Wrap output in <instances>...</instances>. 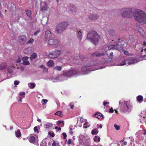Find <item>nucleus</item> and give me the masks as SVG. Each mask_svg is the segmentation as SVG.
<instances>
[{
	"label": "nucleus",
	"mask_w": 146,
	"mask_h": 146,
	"mask_svg": "<svg viewBox=\"0 0 146 146\" xmlns=\"http://www.w3.org/2000/svg\"><path fill=\"white\" fill-rule=\"evenodd\" d=\"M100 60L98 61H92L90 62L89 64H85L81 68V73L78 70H73L67 71L64 73V76L67 77H70L75 76L76 75H80L82 74H86L89 73L90 71L93 70L91 67V66L94 65H98L100 64Z\"/></svg>",
	"instance_id": "obj_1"
},
{
	"label": "nucleus",
	"mask_w": 146,
	"mask_h": 146,
	"mask_svg": "<svg viewBox=\"0 0 146 146\" xmlns=\"http://www.w3.org/2000/svg\"><path fill=\"white\" fill-rule=\"evenodd\" d=\"M134 18L135 21L139 23H146V14L143 11L139 9L135 10Z\"/></svg>",
	"instance_id": "obj_2"
},
{
	"label": "nucleus",
	"mask_w": 146,
	"mask_h": 146,
	"mask_svg": "<svg viewBox=\"0 0 146 146\" xmlns=\"http://www.w3.org/2000/svg\"><path fill=\"white\" fill-rule=\"evenodd\" d=\"M100 36L97 33L94 31L89 32L87 34V39L90 41L92 43L96 45L99 41Z\"/></svg>",
	"instance_id": "obj_3"
},
{
	"label": "nucleus",
	"mask_w": 146,
	"mask_h": 146,
	"mask_svg": "<svg viewBox=\"0 0 146 146\" xmlns=\"http://www.w3.org/2000/svg\"><path fill=\"white\" fill-rule=\"evenodd\" d=\"M136 9L131 8H123L119 10L120 11H123L122 16L123 17H132L135 15Z\"/></svg>",
	"instance_id": "obj_4"
},
{
	"label": "nucleus",
	"mask_w": 146,
	"mask_h": 146,
	"mask_svg": "<svg viewBox=\"0 0 146 146\" xmlns=\"http://www.w3.org/2000/svg\"><path fill=\"white\" fill-rule=\"evenodd\" d=\"M68 26V22L64 21L59 23L56 27L55 31L56 33L60 34L62 33Z\"/></svg>",
	"instance_id": "obj_5"
},
{
	"label": "nucleus",
	"mask_w": 146,
	"mask_h": 146,
	"mask_svg": "<svg viewBox=\"0 0 146 146\" xmlns=\"http://www.w3.org/2000/svg\"><path fill=\"white\" fill-rule=\"evenodd\" d=\"M48 41V44L50 45L53 46L55 47H58L60 45L59 41L57 39H49Z\"/></svg>",
	"instance_id": "obj_6"
},
{
	"label": "nucleus",
	"mask_w": 146,
	"mask_h": 146,
	"mask_svg": "<svg viewBox=\"0 0 146 146\" xmlns=\"http://www.w3.org/2000/svg\"><path fill=\"white\" fill-rule=\"evenodd\" d=\"M61 54V51L60 50H57L52 51L49 53V57L51 58H57Z\"/></svg>",
	"instance_id": "obj_7"
},
{
	"label": "nucleus",
	"mask_w": 146,
	"mask_h": 146,
	"mask_svg": "<svg viewBox=\"0 0 146 146\" xmlns=\"http://www.w3.org/2000/svg\"><path fill=\"white\" fill-rule=\"evenodd\" d=\"M27 37L25 35H21L18 37V40L20 45H24L25 43Z\"/></svg>",
	"instance_id": "obj_8"
},
{
	"label": "nucleus",
	"mask_w": 146,
	"mask_h": 146,
	"mask_svg": "<svg viewBox=\"0 0 146 146\" xmlns=\"http://www.w3.org/2000/svg\"><path fill=\"white\" fill-rule=\"evenodd\" d=\"M69 12L72 14H75L76 12V7L73 4L71 5L70 7Z\"/></svg>",
	"instance_id": "obj_9"
},
{
	"label": "nucleus",
	"mask_w": 146,
	"mask_h": 146,
	"mask_svg": "<svg viewBox=\"0 0 146 146\" xmlns=\"http://www.w3.org/2000/svg\"><path fill=\"white\" fill-rule=\"evenodd\" d=\"M41 6V10L43 11L47 10L48 8L47 4L45 2H43L42 3Z\"/></svg>",
	"instance_id": "obj_10"
},
{
	"label": "nucleus",
	"mask_w": 146,
	"mask_h": 146,
	"mask_svg": "<svg viewBox=\"0 0 146 146\" xmlns=\"http://www.w3.org/2000/svg\"><path fill=\"white\" fill-rule=\"evenodd\" d=\"M52 35L51 32L48 30H47L45 32L44 37L46 38L50 39Z\"/></svg>",
	"instance_id": "obj_11"
},
{
	"label": "nucleus",
	"mask_w": 146,
	"mask_h": 146,
	"mask_svg": "<svg viewBox=\"0 0 146 146\" xmlns=\"http://www.w3.org/2000/svg\"><path fill=\"white\" fill-rule=\"evenodd\" d=\"M99 17V15L97 14H94L90 15L89 17V18L90 20H94L97 19Z\"/></svg>",
	"instance_id": "obj_12"
},
{
	"label": "nucleus",
	"mask_w": 146,
	"mask_h": 146,
	"mask_svg": "<svg viewBox=\"0 0 146 146\" xmlns=\"http://www.w3.org/2000/svg\"><path fill=\"white\" fill-rule=\"evenodd\" d=\"M77 33L76 34L78 37L80 39H81L82 38V32L79 29H77Z\"/></svg>",
	"instance_id": "obj_13"
},
{
	"label": "nucleus",
	"mask_w": 146,
	"mask_h": 146,
	"mask_svg": "<svg viewBox=\"0 0 146 146\" xmlns=\"http://www.w3.org/2000/svg\"><path fill=\"white\" fill-rule=\"evenodd\" d=\"M138 31L140 35L143 37L144 36L145 33L142 28L140 27H139L138 29Z\"/></svg>",
	"instance_id": "obj_14"
},
{
	"label": "nucleus",
	"mask_w": 146,
	"mask_h": 146,
	"mask_svg": "<svg viewBox=\"0 0 146 146\" xmlns=\"http://www.w3.org/2000/svg\"><path fill=\"white\" fill-rule=\"evenodd\" d=\"M37 54L36 53L34 52L31 55L30 58L31 60H32L33 59H35L37 57Z\"/></svg>",
	"instance_id": "obj_15"
},
{
	"label": "nucleus",
	"mask_w": 146,
	"mask_h": 146,
	"mask_svg": "<svg viewBox=\"0 0 146 146\" xmlns=\"http://www.w3.org/2000/svg\"><path fill=\"white\" fill-rule=\"evenodd\" d=\"M129 60L128 59H126L122 60V61L120 63L121 65H124L126 64V63H129Z\"/></svg>",
	"instance_id": "obj_16"
},
{
	"label": "nucleus",
	"mask_w": 146,
	"mask_h": 146,
	"mask_svg": "<svg viewBox=\"0 0 146 146\" xmlns=\"http://www.w3.org/2000/svg\"><path fill=\"white\" fill-rule=\"evenodd\" d=\"M91 56L93 57H100V53L99 52H97L92 54H91Z\"/></svg>",
	"instance_id": "obj_17"
},
{
	"label": "nucleus",
	"mask_w": 146,
	"mask_h": 146,
	"mask_svg": "<svg viewBox=\"0 0 146 146\" xmlns=\"http://www.w3.org/2000/svg\"><path fill=\"white\" fill-rule=\"evenodd\" d=\"M44 126L46 128H48L52 126V124L49 123L45 122L44 124Z\"/></svg>",
	"instance_id": "obj_18"
},
{
	"label": "nucleus",
	"mask_w": 146,
	"mask_h": 146,
	"mask_svg": "<svg viewBox=\"0 0 146 146\" xmlns=\"http://www.w3.org/2000/svg\"><path fill=\"white\" fill-rule=\"evenodd\" d=\"M7 66L6 63L1 64L0 65V70H2L4 69Z\"/></svg>",
	"instance_id": "obj_19"
},
{
	"label": "nucleus",
	"mask_w": 146,
	"mask_h": 146,
	"mask_svg": "<svg viewBox=\"0 0 146 146\" xmlns=\"http://www.w3.org/2000/svg\"><path fill=\"white\" fill-rule=\"evenodd\" d=\"M143 99V97L141 95H139L137 97V100L139 102H141Z\"/></svg>",
	"instance_id": "obj_20"
},
{
	"label": "nucleus",
	"mask_w": 146,
	"mask_h": 146,
	"mask_svg": "<svg viewBox=\"0 0 146 146\" xmlns=\"http://www.w3.org/2000/svg\"><path fill=\"white\" fill-rule=\"evenodd\" d=\"M16 136L17 137H20L21 135V134L19 130H17V131L15 132Z\"/></svg>",
	"instance_id": "obj_21"
},
{
	"label": "nucleus",
	"mask_w": 146,
	"mask_h": 146,
	"mask_svg": "<svg viewBox=\"0 0 146 146\" xmlns=\"http://www.w3.org/2000/svg\"><path fill=\"white\" fill-rule=\"evenodd\" d=\"M29 141L30 142L33 143L35 142V138L34 136H31L30 138L29 139Z\"/></svg>",
	"instance_id": "obj_22"
},
{
	"label": "nucleus",
	"mask_w": 146,
	"mask_h": 146,
	"mask_svg": "<svg viewBox=\"0 0 146 146\" xmlns=\"http://www.w3.org/2000/svg\"><path fill=\"white\" fill-rule=\"evenodd\" d=\"M94 140L95 142H98L100 140V137H98L97 136H96L94 137Z\"/></svg>",
	"instance_id": "obj_23"
},
{
	"label": "nucleus",
	"mask_w": 146,
	"mask_h": 146,
	"mask_svg": "<svg viewBox=\"0 0 146 146\" xmlns=\"http://www.w3.org/2000/svg\"><path fill=\"white\" fill-rule=\"evenodd\" d=\"M108 32L109 35L111 36H113L115 33V31L113 30H110Z\"/></svg>",
	"instance_id": "obj_24"
},
{
	"label": "nucleus",
	"mask_w": 146,
	"mask_h": 146,
	"mask_svg": "<svg viewBox=\"0 0 146 146\" xmlns=\"http://www.w3.org/2000/svg\"><path fill=\"white\" fill-rule=\"evenodd\" d=\"M54 65V62L52 60H50L48 62V65L49 67H51Z\"/></svg>",
	"instance_id": "obj_25"
},
{
	"label": "nucleus",
	"mask_w": 146,
	"mask_h": 146,
	"mask_svg": "<svg viewBox=\"0 0 146 146\" xmlns=\"http://www.w3.org/2000/svg\"><path fill=\"white\" fill-rule=\"evenodd\" d=\"M55 115H58L60 117H62L63 114L62 112L60 111H57L55 113Z\"/></svg>",
	"instance_id": "obj_26"
},
{
	"label": "nucleus",
	"mask_w": 146,
	"mask_h": 146,
	"mask_svg": "<svg viewBox=\"0 0 146 146\" xmlns=\"http://www.w3.org/2000/svg\"><path fill=\"white\" fill-rule=\"evenodd\" d=\"M58 123H57V124L58 125H59L60 124H61L62 125L61 126V127H63L64 126V122L63 121H57Z\"/></svg>",
	"instance_id": "obj_27"
},
{
	"label": "nucleus",
	"mask_w": 146,
	"mask_h": 146,
	"mask_svg": "<svg viewBox=\"0 0 146 146\" xmlns=\"http://www.w3.org/2000/svg\"><path fill=\"white\" fill-rule=\"evenodd\" d=\"M62 69V67L61 66H55L54 68V70H56L58 71H60Z\"/></svg>",
	"instance_id": "obj_28"
},
{
	"label": "nucleus",
	"mask_w": 146,
	"mask_h": 146,
	"mask_svg": "<svg viewBox=\"0 0 146 146\" xmlns=\"http://www.w3.org/2000/svg\"><path fill=\"white\" fill-rule=\"evenodd\" d=\"M114 49L118 50L119 48V45L118 43H116L115 44L113 45Z\"/></svg>",
	"instance_id": "obj_29"
},
{
	"label": "nucleus",
	"mask_w": 146,
	"mask_h": 146,
	"mask_svg": "<svg viewBox=\"0 0 146 146\" xmlns=\"http://www.w3.org/2000/svg\"><path fill=\"white\" fill-rule=\"evenodd\" d=\"M22 64L23 65H29L30 64V62L28 61H23Z\"/></svg>",
	"instance_id": "obj_30"
},
{
	"label": "nucleus",
	"mask_w": 146,
	"mask_h": 146,
	"mask_svg": "<svg viewBox=\"0 0 146 146\" xmlns=\"http://www.w3.org/2000/svg\"><path fill=\"white\" fill-rule=\"evenodd\" d=\"M98 133V131H97L96 129H95L94 130H92L91 133L93 135H95Z\"/></svg>",
	"instance_id": "obj_31"
},
{
	"label": "nucleus",
	"mask_w": 146,
	"mask_h": 146,
	"mask_svg": "<svg viewBox=\"0 0 146 146\" xmlns=\"http://www.w3.org/2000/svg\"><path fill=\"white\" fill-rule=\"evenodd\" d=\"M34 42V40L32 38H31L30 40L27 42V44H29L30 43H32Z\"/></svg>",
	"instance_id": "obj_32"
},
{
	"label": "nucleus",
	"mask_w": 146,
	"mask_h": 146,
	"mask_svg": "<svg viewBox=\"0 0 146 146\" xmlns=\"http://www.w3.org/2000/svg\"><path fill=\"white\" fill-rule=\"evenodd\" d=\"M93 116L94 117H95L96 118H98L99 119H100V115H98V113H97L93 115Z\"/></svg>",
	"instance_id": "obj_33"
},
{
	"label": "nucleus",
	"mask_w": 146,
	"mask_h": 146,
	"mask_svg": "<svg viewBox=\"0 0 146 146\" xmlns=\"http://www.w3.org/2000/svg\"><path fill=\"white\" fill-rule=\"evenodd\" d=\"M39 127V126H36L34 128V130L35 132H36L37 133H38V127Z\"/></svg>",
	"instance_id": "obj_34"
},
{
	"label": "nucleus",
	"mask_w": 146,
	"mask_h": 146,
	"mask_svg": "<svg viewBox=\"0 0 146 146\" xmlns=\"http://www.w3.org/2000/svg\"><path fill=\"white\" fill-rule=\"evenodd\" d=\"M27 15L29 16L30 17L31 14V11L30 10H27L26 11Z\"/></svg>",
	"instance_id": "obj_35"
},
{
	"label": "nucleus",
	"mask_w": 146,
	"mask_h": 146,
	"mask_svg": "<svg viewBox=\"0 0 146 146\" xmlns=\"http://www.w3.org/2000/svg\"><path fill=\"white\" fill-rule=\"evenodd\" d=\"M29 58V57L28 56H24L22 57V59L24 61L27 60Z\"/></svg>",
	"instance_id": "obj_36"
},
{
	"label": "nucleus",
	"mask_w": 146,
	"mask_h": 146,
	"mask_svg": "<svg viewBox=\"0 0 146 146\" xmlns=\"http://www.w3.org/2000/svg\"><path fill=\"white\" fill-rule=\"evenodd\" d=\"M35 86V84L34 83H31L30 86V88H33Z\"/></svg>",
	"instance_id": "obj_37"
},
{
	"label": "nucleus",
	"mask_w": 146,
	"mask_h": 146,
	"mask_svg": "<svg viewBox=\"0 0 146 146\" xmlns=\"http://www.w3.org/2000/svg\"><path fill=\"white\" fill-rule=\"evenodd\" d=\"M114 126L115 128V129L117 130H119L120 129V127L119 126H118L117 125L115 124H114Z\"/></svg>",
	"instance_id": "obj_38"
},
{
	"label": "nucleus",
	"mask_w": 146,
	"mask_h": 146,
	"mask_svg": "<svg viewBox=\"0 0 146 146\" xmlns=\"http://www.w3.org/2000/svg\"><path fill=\"white\" fill-rule=\"evenodd\" d=\"M113 47V45L109 46L108 47V49L110 50L114 49Z\"/></svg>",
	"instance_id": "obj_39"
},
{
	"label": "nucleus",
	"mask_w": 146,
	"mask_h": 146,
	"mask_svg": "<svg viewBox=\"0 0 146 146\" xmlns=\"http://www.w3.org/2000/svg\"><path fill=\"white\" fill-rule=\"evenodd\" d=\"M48 71V69L44 67V69L43 70V72L44 73H45L47 72Z\"/></svg>",
	"instance_id": "obj_40"
},
{
	"label": "nucleus",
	"mask_w": 146,
	"mask_h": 146,
	"mask_svg": "<svg viewBox=\"0 0 146 146\" xmlns=\"http://www.w3.org/2000/svg\"><path fill=\"white\" fill-rule=\"evenodd\" d=\"M59 144L58 143H56L55 141H54L52 143V146H58Z\"/></svg>",
	"instance_id": "obj_41"
},
{
	"label": "nucleus",
	"mask_w": 146,
	"mask_h": 146,
	"mask_svg": "<svg viewBox=\"0 0 146 146\" xmlns=\"http://www.w3.org/2000/svg\"><path fill=\"white\" fill-rule=\"evenodd\" d=\"M20 83V81L17 80H15L14 82V84L15 85H18Z\"/></svg>",
	"instance_id": "obj_42"
},
{
	"label": "nucleus",
	"mask_w": 146,
	"mask_h": 146,
	"mask_svg": "<svg viewBox=\"0 0 146 146\" xmlns=\"http://www.w3.org/2000/svg\"><path fill=\"white\" fill-rule=\"evenodd\" d=\"M48 135L52 137H53L54 136V133H51L50 132H48Z\"/></svg>",
	"instance_id": "obj_43"
},
{
	"label": "nucleus",
	"mask_w": 146,
	"mask_h": 146,
	"mask_svg": "<svg viewBox=\"0 0 146 146\" xmlns=\"http://www.w3.org/2000/svg\"><path fill=\"white\" fill-rule=\"evenodd\" d=\"M40 30L38 29L36 32H35L34 33V35H36L37 34H38L40 33Z\"/></svg>",
	"instance_id": "obj_44"
},
{
	"label": "nucleus",
	"mask_w": 146,
	"mask_h": 146,
	"mask_svg": "<svg viewBox=\"0 0 146 146\" xmlns=\"http://www.w3.org/2000/svg\"><path fill=\"white\" fill-rule=\"evenodd\" d=\"M114 111V110H113V108H110L109 112V113H113Z\"/></svg>",
	"instance_id": "obj_45"
},
{
	"label": "nucleus",
	"mask_w": 146,
	"mask_h": 146,
	"mask_svg": "<svg viewBox=\"0 0 146 146\" xmlns=\"http://www.w3.org/2000/svg\"><path fill=\"white\" fill-rule=\"evenodd\" d=\"M74 59H75V60H79L81 58L79 56H75L74 57Z\"/></svg>",
	"instance_id": "obj_46"
},
{
	"label": "nucleus",
	"mask_w": 146,
	"mask_h": 146,
	"mask_svg": "<svg viewBox=\"0 0 146 146\" xmlns=\"http://www.w3.org/2000/svg\"><path fill=\"white\" fill-rule=\"evenodd\" d=\"M62 134L63 136L64 139H65L67 137L66 133L65 132H64L62 133Z\"/></svg>",
	"instance_id": "obj_47"
},
{
	"label": "nucleus",
	"mask_w": 146,
	"mask_h": 146,
	"mask_svg": "<svg viewBox=\"0 0 146 146\" xmlns=\"http://www.w3.org/2000/svg\"><path fill=\"white\" fill-rule=\"evenodd\" d=\"M124 53L125 55L127 56L129 55V52L126 50H125Z\"/></svg>",
	"instance_id": "obj_48"
},
{
	"label": "nucleus",
	"mask_w": 146,
	"mask_h": 146,
	"mask_svg": "<svg viewBox=\"0 0 146 146\" xmlns=\"http://www.w3.org/2000/svg\"><path fill=\"white\" fill-rule=\"evenodd\" d=\"M21 61V59L20 57H19L18 59L16 61V62L17 63H19Z\"/></svg>",
	"instance_id": "obj_49"
},
{
	"label": "nucleus",
	"mask_w": 146,
	"mask_h": 146,
	"mask_svg": "<svg viewBox=\"0 0 146 146\" xmlns=\"http://www.w3.org/2000/svg\"><path fill=\"white\" fill-rule=\"evenodd\" d=\"M19 95L21 96H24L25 95V93L24 92H20Z\"/></svg>",
	"instance_id": "obj_50"
},
{
	"label": "nucleus",
	"mask_w": 146,
	"mask_h": 146,
	"mask_svg": "<svg viewBox=\"0 0 146 146\" xmlns=\"http://www.w3.org/2000/svg\"><path fill=\"white\" fill-rule=\"evenodd\" d=\"M42 101L44 102L45 103H46L47 102L48 100L46 99H43L42 100Z\"/></svg>",
	"instance_id": "obj_51"
},
{
	"label": "nucleus",
	"mask_w": 146,
	"mask_h": 146,
	"mask_svg": "<svg viewBox=\"0 0 146 146\" xmlns=\"http://www.w3.org/2000/svg\"><path fill=\"white\" fill-rule=\"evenodd\" d=\"M72 140L70 139H69L68 140V141L67 142V143L69 144H70L71 143Z\"/></svg>",
	"instance_id": "obj_52"
},
{
	"label": "nucleus",
	"mask_w": 146,
	"mask_h": 146,
	"mask_svg": "<svg viewBox=\"0 0 146 146\" xmlns=\"http://www.w3.org/2000/svg\"><path fill=\"white\" fill-rule=\"evenodd\" d=\"M109 102H105V101H104L103 102V105L104 106H105L106 105V104H109Z\"/></svg>",
	"instance_id": "obj_53"
},
{
	"label": "nucleus",
	"mask_w": 146,
	"mask_h": 146,
	"mask_svg": "<svg viewBox=\"0 0 146 146\" xmlns=\"http://www.w3.org/2000/svg\"><path fill=\"white\" fill-rule=\"evenodd\" d=\"M20 69L21 70V71L23 72L24 70V68L23 66H21L20 67Z\"/></svg>",
	"instance_id": "obj_54"
},
{
	"label": "nucleus",
	"mask_w": 146,
	"mask_h": 146,
	"mask_svg": "<svg viewBox=\"0 0 146 146\" xmlns=\"http://www.w3.org/2000/svg\"><path fill=\"white\" fill-rule=\"evenodd\" d=\"M8 71L10 73H11L13 72L12 70L9 68L8 69Z\"/></svg>",
	"instance_id": "obj_55"
},
{
	"label": "nucleus",
	"mask_w": 146,
	"mask_h": 146,
	"mask_svg": "<svg viewBox=\"0 0 146 146\" xmlns=\"http://www.w3.org/2000/svg\"><path fill=\"white\" fill-rule=\"evenodd\" d=\"M110 56H113V53L112 52H111L110 54Z\"/></svg>",
	"instance_id": "obj_56"
},
{
	"label": "nucleus",
	"mask_w": 146,
	"mask_h": 146,
	"mask_svg": "<svg viewBox=\"0 0 146 146\" xmlns=\"http://www.w3.org/2000/svg\"><path fill=\"white\" fill-rule=\"evenodd\" d=\"M74 107V105H72L70 106V108L72 109Z\"/></svg>",
	"instance_id": "obj_57"
},
{
	"label": "nucleus",
	"mask_w": 146,
	"mask_h": 146,
	"mask_svg": "<svg viewBox=\"0 0 146 146\" xmlns=\"http://www.w3.org/2000/svg\"><path fill=\"white\" fill-rule=\"evenodd\" d=\"M143 134L144 135H145L146 134V130H144Z\"/></svg>",
	"instance_id": "obj_58"
},
{
	"label": "nucleus",
	"mask_w": 146,
	"mask_h": 146,
	"mask_svg": "<svg viewBox=\"0 0 146 146\" xmlns=\"http://www.w3.org/2000/svg\"><path fill=\"white\" fill-rule=\"evenodd\" d=\"M37 121L39 122H41V120H40V119H39V118H38L37 119Z\"/></svg>",
	"instance_id": "obj_59"
},
{
	"label": "nucleus",
	"mask_w": 146,
	"mask_h": 146,
	"mask_svg": "<svg viewBox=\"0 0 146 146\" xmlns=\"http://www.w3.org/2000/svg\"><path fill=\"white\" fill-rule=\"evenodd\" d=\"M143 45H146V43L145 41H144L143 43Z\"/></svg>",
	"instance_id": "obj_60"
},
{
	"label": "nucleus",
	"mask_w": 146,
	"mask_h": 146,
	"mask_svg": "<svg viewBox=\"0 0 146 146\" xmlns=\"http://www.w3.org/2000/svg\"><path fill=\"white\" fill-rule=\"evenodd\" d=\"M88 122H85L84 123V125H88Z\"/></svg>",
	"instance_id": "obj_61"
},
{
	"label": "nucleus",
	"mask_w": 146,
	"mask_h": 146,
	"mask_svg": "<svg viewBox=\"0 0 146 146\" xmlns=\"http://www.w3.org/2000/svg\"><path fill=\"white\" fill-rule=\"evenodd\" d=\"M127 143L126 141H124L123 143V144L124 145H127Z\"/></svg>",
	"instance_id": "obj_62"
},
{
	"label": "nucleus",
	"mask_w": 146,
	"mask_h": 146,
	"mask_svg": "<svg viewBox=\"0 0 146 146\" xmlns=\"http://www.w3.org/2000/svg\"><path fill=\"white\" fill-rule=\"evenodd\" d=\"M88 127V126H85V125H84L83 126V128H86Z\"/></svg>",
	"instance_id": "obj_63"
},
{
	"label": "nucleus",
	"mask_w": 146,
	"mask_h": 146,
	"mask_svg": "<svg viewBox=\"0 0 146 146\" xmlns=\"http://www.w3.org/2000/svg\"><path fill=\"white\" fill-rule=\"evenodd\" d=\"M44 67V66L43 65H41L40 66V68H43Z\"/></svg>",
	"instance_id": "obj_64"
}]
</instances>
